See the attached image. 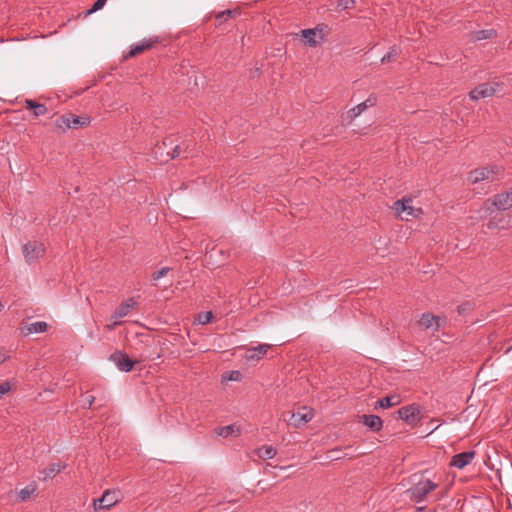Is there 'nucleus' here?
Returning a JSON list of instances; mask_svg holds the SVG:
<instances>
[{
    "mask_svg": "<svg viewBox=\"0 0 512 512\" xmlns=\"http://www.w3.org/2000/svg\"><path fill=\"white\" fill-rule=\"evenodd\" d=\"M174 141L171 137L165 138L161 144H157L153 153L161 162H168L175 159L181 154L180 145H173Z\"/></svg>",
    "mask_w": 512,
    "mask_h": 512,
    "instance_id": "f257e3e1",
    "label": "nucleus"
},
{
    "mask_svg": "<svg viewBox=\"0 0 512 512\" xmlns=\"http://www.w3.org/2000/svg\"><path fill=\"white\" fill-rule=\"evenodd\" d=\"M91 120L88 116H76L72 113L64 114L55 120V126L65 132L67 129H78L86 127Z\"/></svg>",
    "mask_w": 512,
    "mask_h": 512,
    "instance_id": "f03ea898",
    "label": "nucleus"
},
{
    "mask_svg": "<svg viewBox=\"0 0 512 512\" xmlns=\"http://www.w3.org/2000/svg\"><path fill=\"white\" fill-rule=\"evenodd\" d=\"M437 487L438 484L429 479H420L410 489H408L407 493L409 494L411 501L420 503Z\"/></svg>",
    "mask_w": 512,
    "mask_h": 512,
    "instance_id": "7ed1b4c3",
    "label": "nucleus"
},
{
    "mask_svg": "<svg viewBox=\"0 0 512 512\" xmlns=\"http://www.w3.org/2000/svg\"><path fill=\"white\" fill-rule=\"evenodd\" d=\"M22 250L26 261L31 263L44 256L45 246L38 241H29L23 245Z\"/></svg>",
    "mask_w": 512,
    "mask_h": 512,
    "instance_id": "20e7f679",
    "label": "nucleus"
},
{
    "mask_svg": "<svg viewBox=\"0 0 512 512\" xmlns=\"http://www.w3.org/2000/svg\"><path fill=\"white\" fill-rule=\"evenodd\" d=\"M313 418L312 409L301 407L297 412L291 414L289 419H285L287 423L295 428H300Z\"/></svg>",
    "mask_w": 512,
    "mask_h": 512,
    "instance_id": "39448f33",
    "label": "nucleus"
},
{
    "mask_svg": "<svg viewBox=\"0 0 512 512\" xmlns=\"http://www.w3.org/2000/svg\"><path fill=\"white\" fill-rule=\"evenodd\" d=\"M136 306V302L133 298L127 299L125 302H122L114 311L111 316L113 323L108 326L109 329H113L117 325H121L122 322L118 319H121L128 315L131 309Z\"/></svg>",
    "mask_w": 512,
    "mask_h": 512,
    "instance_id": "423d86ee",
    "label": "nucleus"
},
{
    "mask_svg": "<svg viewBox=\"0 0 512 512\" xmlns=\"http://www.w3.org/2000/svg\"><path fill=\"white\" fill-rule=\"evenodd\" d=\"M397 414L400 419L409 425H416L419 421L420 409L418 405L412 404L401 407Z\"/></svg>",
    "mask_w": 512,
    "mask_h": 512,
    "instance_id": "0eeeda50",
    "label": "nucleus"
},
{
    "mask_svg": "<svg viewBox=\"0 0 512 512\" xmlns=\"http://www.w3.org/2000/svg\"><path fill=\"white\" fill-rule=\"evenodd\" d=\"M497 88V83L493 85L489 83H482L469 92V97L471 100H479L481 98L491 97L497 92Z\"/></svg>",
    "mask_w": 512,
    "mask_h": 512,
    "instance_id": "6e6552de",
    "label": "nucleus"
},
{
    "mask_svg": "<svg viewBox=\"0 0 512 512\" xmlns=\"http://www.w3.org/2000/svg\"><path fill=\"white\" fill-rule=\"evenodd\" d=\"M395 210L398 213L406 212L408 216L418 218L423 214L422 208H415L412 206L411 198H402L394 203Z\"/></svg>",
    "mask_w": 512,
    "mask_h": 512,
    "instance_id": "1a4fd4ad",
    "label": "nucleus"
},
{
    "mask_svg": "<svg viewBox=\"0 0 512 512\" xmlns=\"http://www.w3.org/2000/svg\"><path fill=\"white\" fill-rule=\"evenodd\" d=\"M110 360L118 367L119 370L129 372L133 369L135 362L129 358L126 353L116 351L110 355Z\"/></svg>",
    "mask_w": 512,
    "mask_h": 512,
    "instance_id": "9d476101",
    "label": "nucleus"
},
{
    "mask_svg": "<svg viewBox=\"0 0 512 512\" xmlns=\"http://www.w3.org/2000/svg\"><path fill=\"white\" fill-rule=\"evenodd\" d=\"M119 501L118 492L107 490L103 495L94 500L95 509H109Z\"/></svg>",
    "mask_w": 512,
    "mask_h": 512,
    "instance_id": "9b49d317",
    "label": "nucleus"
},
{
    "mask_svg": "<svg viewBox=\"0 0 512 512\" xmlns=\"http://www.w3.org/2000/svg\"><path fill=\"white\" fill-rule=\"evenodd\" d=\"M301 35L306 40L307 44L311 47H315L321 42L325 41L323 30L318 27L313 29H304L301 31Z\"/></svg>",
    "mask_w": 512,
    "mask_h": 512,
    "instance_id": "f8f14e48",
    "label": "nucleus"
},
{
    "mask_svg": "<svg viewBox=\"0 0 512 512\" xmlns=\"http://www.w3.org/2000/svg\"><path fill=\"white\" fill-rule=\"evenodd\" d=\"M475 456L476 452L473 450L458 453L451 458L450 466L463 469L472 462Z\"/></svg>",
    "mask_w": 512,
    "mask_h": 512,
    "instance_id": "ddd939ff",
    "label": "nucleus"
},
{
    "mask_svg": "<svg viewBox=\"0 0 512 512\" xmlns=\"http://www.w3.org/2000/svg\"><path fill=\"white\" fill-rule=\"evenodd\" d=\"M491 202L498 210L504 211L512 208V188L505 193L496 194Z\"/></svg>",
    "mask_w": 512,
    "mask_h": 512,
    "instance_id": "4468645a",
    "label": "nucleus"
},
{
    "mask_svg": "<svg viewBox=\"0 0 512 512\" xmlns=\"http://www.w3.org/2000/svg\"><path fill=\"white\" fill-rule=\"evenodd\" d=\"M495 168L496 167H482L474 169L469 173L468 180L473 184L488 180L492 174L496 173Z\"/></svg>",
    "mask_w": 512,
    "mask_h": 512,
    "instance_id": "2eb2a0df",
    "label": "nucleus"
},
{
    "mask_svg": "<svg viewBox=\"0 0 512 512\" xmlns=\"http://www.w3.org/2000/svg\"><path fill=\"white\" fill-rule=\"evenodd\" d=\"M418 324L423 329H432L434 331H439L440 329V318L431 313H423Z\"/></svg>",
    "mask_w": 512,
    "mask_h": 512,
    "instance_id": "dca6fc26",
    "label": "nucleus"
},
{
    "mask_svg": "<svg viewBox=\"0 0 512 512\" xmlns=\"http://www.w3.org/2000/svg\"><path fill=\"white\" fill-rule=\"evenodd\" d=\"M271 348L270 344H259L255 347L247 349L245 358L247 360H260L262 359L265 354L268 352V350Z\"/></svg>",
    "mask_w": 512,
    "mask_h": 512,
    "instance_id": "f3484780",
    "label": "nucleus"
},
{
    "mask_svg": "<svg viewBox=\"0 0 512 512\" xmlns=\"http://www.w3.org/2000/svg\"><path fill=\"white\" fill-rule=\"evenodd\" d=\"M363 424L373 432H378L382 428V419L377 415H363Z\"/></svg>",
    "mask_w": 512,
    "mask_h": 512,
    "instance_id": "a211bd4d",
    "label": "nucleus"
},
{
    "mask_svg": "<svg viewBox=\"0 0 512 512\" xmlns=\"http://www.w3.org/2000/svg\"><path fill=\"white\" fill-rule=\"evenodd\" d=\"M497 31L495 29H484L479 31H474L470 34L471 40L481 41V40H487V39H493L496 38Z\"/></svg>",
    "mask_w": 512,
    "mask_h": 512,
    "instance_id": "6ab92c4d",
    "label": "nucleus"
},
{
    "mask_svg": "<svg viewBox=\"0 0 512 512\" xmlns=\"http://www.w3.org/2000/svg\"><path fill=\"white\" fill-rule=\"evenodd\" d=\"M25 106L27 109H30L33 111V114L38 117L45 115L48 111L47 107L44 104L37 103L34 100L26 99L25 100Z\"/></svg>",
    "mask_w": 512,
    "mask_h": 512,
    "instance_id": "aec40b11",
    "label": "nucleus"
},
{
    "mask_svg": "<svg viewBox=\"0 0 512 512\" xmlns=\"http://www.w3.org/2000/svg\"><path fill=\"white\" fill-rule=\"evenodd\" d=\"M64 468L65 465H60L57 463L50 464L41 472L44 475L43 481L53 478L57 473L61 472Z\"/></svg>",
    "mask_w": 512,
    "mask_h": 512,
    "instance_id": "412c9836",
    "label": "nucleus"
},
{
    "mask_svg": "<svg viewBox=\"0 0 512 512\" xmlns=\"http://www.w3.org/2000/svg\"><path fill=\"white\" fill-rule=\"evenodd\" d=\"M48 328V324L45 321H36L26 325V334L42 333Z\"/></svg>",
    "mask_w": 512,
    "mask_h": 512,
    "instance_id": "4be33fe9",
    "label": "nucleus"
},
{
    "mask_svg": "<svg viewBox=\"0 0 512 512\" xmlns=\"http://www.w3.org/2000/svg\"><path fill=\"white\" fill-rule=\"evenodd\" d=\"M400 403L399 396H386L377 401L376 407L387 409Z\"/></svg>",
    "mask_w": 512,
    "mask_h": 512,
    "instance_id": "5701e85b",
    "label": "nucleus"
},
{
    "mask_svg": "<svg viewBox=\"0 0 512 512\" xmlns=\"http://www.w3.org/2000/svg\"><path fill=\"white\" fill-rule=\"evenodd\" d=\"M37 490L36 483H30L18 493V497L21 501H27Z\"/></svg>",
    "mask_w": 512,
    "mask_h": 512,
    "instance_id": "b1692460",
    "label": "nucleus"
},
{
    "mask_svg": "<svg viewBox=\"0 0 512 512\" xmlns=\"http://www.w3.org/2000/svg\"><path fill=\"white\" fill-rule=\"evenodd\" d=\"M257 454L261 459H272L276 455V449L272 446L265 445L257 450Z\"/></svg>",
    "mask_w": 512,
    "mask_h": 512,
    "instance_id": "393cba45",
    "label": "nucleus"
},
{
    "mask_svg": "<svg viewBox=\"0 0 512 512\" xmlns=\"http://www.w3.org/2000/svg\"><path fill=\"white\" fill-rule=\"evenodd\" d=\"M240 14V11L238 9H233V10H224L222 12H219L217 15H216V20L218 21L219 24L223 23L224 21H226L227 19L229 18H234L236 17L237 15Z\"/></svg>",
    "mask_w": 512,
    "mask_h": 512,
    "instance_id": "a878e982",
    "label": "nucleus"
},
{
    "mask_svg": "<svg viewBox=\"0 0 512 512\" xmlns=\"http://www.w3.org/2000/svg\"><path fill=\"white\" fill-rule=\"evenodd\" d=\"M504 220V217L502 216L501 218H499L498 221H496V217L490 219V221L487 223V228L488 229H495V228H501V229H506L508 227H510V218L507 220V222L504 224L502 223Z\"/></svg>",
    "mask_w": 512,
    "mask_h": 512,
    "instance_id": "bb28decb",
    "label": "nucleus"
},
{
    "mask_svg": "<svg viewBox=\"0 0 512 512\" xmlns=\"http://www.w3.org/2000/svg\"><path fill=\"white\" fill-rule=\"evenodd\" d=\"M368 108V105L366 103H359L358 105H356L355 107L351 108L348 112H347V115L348 117L350 118V120H353L355 119L356 117H358L364 110H366Z\"/></svg>",
    "mask_w": 512,
    "mask_h": 512,
    "instance_id": "cd10ccee",
    "label": "nucleus"
},
{
    "mask_svg": "<svg viewBox=\"0 0 512 512\" xmlns=\"http://www.w3.org/2000/svg\"><path fill=\"white\" fill-rule=\"evenodd\" d=\"M398 54H399V49L396 46L391 47L390 51L388 53H386L381 58V63L386 64V63L390 62L393 58L397 57Z\"/></svg>",
    "mask_w": 512,
    "mask_h": 512,
    "instance_id": "c85d7f7f",
    "label": "nucleus"
},
{
    "mask_svg": "<svg viewBox=\"0 0 512 512\" xmlns=\"http://www.w3.org/2000/svg\"><path fill=\"white\" fill-rule=\"evenodd\" d=\"M234 432H235V426L234 425H227V426H224V427H218L216 429V433L219 436H222V437H228V436L232 435Z\"/></svg>",
    "mask_w": 512,
    "mask_h": 512,
    "instance_id": "c756f323",
    "label": "nucleus"
},
{
    "mask_svg": "<svg viewBox=\"0 0 512 512\" xmlns=\"http://www.w3.org/2000/svg\"><path fill=\"white\" fill-rule=\"evenodd\" d=\"M212 318H213V314L210 311L203 312L198 315V321L200 324H203V325L208 324Z\"/></svg>",
    "mask_w": 512,
    "mask_h": 512,
    "instance_id": "7c9ffc66",
    "label": "nucleus"
},
{
    "mask_svg": "<svg viewBox=\"0 0 512 512\" xmlns=\"http://www.w3.org/2000/svg\"><path fill=\"white\" fill-rule=\"evenodd\" d=\"M355 1L354 0H339L337 7L343 10L351 9L354 7Z\"/></svg>",
    "mask_w": 512,
    "mask_h": 512,
    "instance_id": "2f4dec72",
    "label": "nucleus"
},
{
    "mask_svg": "<svg viewBox=\"0 0 512 512\" xmlns=\"http://www.w3.org/2000/svg\"><path fill=\"white\" fill-rule=\"evenodd\" d=\"M169 271H170L169 267H163L160 270H158L152 274V279L155 281L159 280L160 278L166 276Z\"/></svg>",
    "mask_w": 512,
    "mask_h": 512,
    "instance_id": "473e14b6",
    "label": "nucleus"
},
{
    "mask_svg": "<svg viewBox=\"0 0 512 512\" xmlns=\"http://www.w3.org/2000/svg\"><path fill=\"white\" fill-rule=\"evenodd\" d=\"M107 0H96L91 9L88 10V14L94 13L100 9H102Z\"/></svg>",
    "mask_w": 512,
    "mask_h": 512,
    "instance_id": "72a5a7b5",
    "label": "nucleus"
},
{
    "mask_svg": "<svg viewBox=\"0 0 512 512\" xmlns=\"http://www.w3.org/2000/svg\"><path fill=\"white\" fill-rule=\"evenodd\" d=\"M11 390L9 381H4L0 384V398L7 394Z\"/></svg>",
    "mask_w": 512,
    "mask_h": 512,
    "instance_id": "f704fd0d",
    "label": "nucleus"
},
{
    "mask_svg": "<svg viewBox=\"0 0 512 512\" xmlns=\"http://www.w3.org/2000/svg\"><path fill=\"white\" fill-rule=\"evenodd\" d=\"M142 52H144V48L142 46H140V44H137V45H134L131 47V49L129 51V56L134 57Z\"/></svg>",
    "mask_w": 512,
    "mask_h": 512,
    "instance_id": "c9c22d12",
    "label": "nucleus"
},
{
    "mask_svg": "<svg viewBox=\"0 0 512 512\" xmlns=\"http://www.w3.org/2000/svg\"><path fill=\"white\" fill-rule=\"evenodd\" d=\"M153 45V41L151 40H143L141 43H140V46H142L144 48V51L150 49Z\"/></svg>",
    "mask_w": 512,
    "mask_h": 512,
    "instance_id": "e433bc0d",
    "label": "nucleus"
},
{
    "mask_svg": "<svg viewBox=\"0 0 512 512\" xmlns=\"http://www.w3.org/2000/svg\"><path fill=\"white\" fill-rule=\"evenodd\" d=\"M375 102H376V98L369 97L362 103H366L368 105V107H372L375 104Z\"/></svg>",
    "mask_w": 512,
    "mask_h": 512,
    "instance_id": "4c0bfd02",
    "label": "nucleus"
},
{
    "mask_svg": "<svg viewBox=\"0 0 512 512\" xmlns=\"http://www.w3.org/2000/svg\"><path fill=\"white\" fill-rule=\"evenodd\" d=\"M240 375L239 371H232L230 374L229 379L230 380H238V376Z\"/></svg>",
    "mask_w": 512,
    "mask_h": 512,
    "instance_id": "58836bf2",
    "label": "nucleus"
},
{
    "mask_svg": "<svg viewBox=\"0 0 512 512\" xmlns=\"http://www.w3.org/2000/svg\"><path fill=\"white\" fill-rule=\"evenodd\" d=\"M94 401H95V397L94 396H92V395L88 396L86 398L87 406L91 407V405L94 403Z\"/></svg>",
    "mask_w": 512,
    "mask_h": 512,
    "instance_id": "ea45409f",
    "label": "nucleus"
},
{
    "mask_svg": "<svg viewBox=\"0 0 512 512\" xmlns=\"http://www.w3.org/2000/svg\"><path fill=\"white\" fill-rule=\"evenodd\" d=\"M4 360H5V358H4V357H3V355L0 353V363H2Z\"/></svg>",
    "mask_w": 512,
    "mask_h": 512,
    "instance_id": "a19ab883",
    "label": "nucleus"
},
{
    "mask_svg": "<svg viewBox=\"0 0 512 512\" xmlns=\"http://www.w3.org/2000/svg\"><path fill=\"white\" fill-rule=\"evenodd\" d=\"M166 148H167V147H163V148H162V150H161V151H162V153H163L164 155L166 154V152H165V149H166Z\"/></svg>",
    "mask_w": 512,
    "mask_h": 512,
    "instance_id": "79ce46f5",
    "label": "nucleus"
}]
</instances>
